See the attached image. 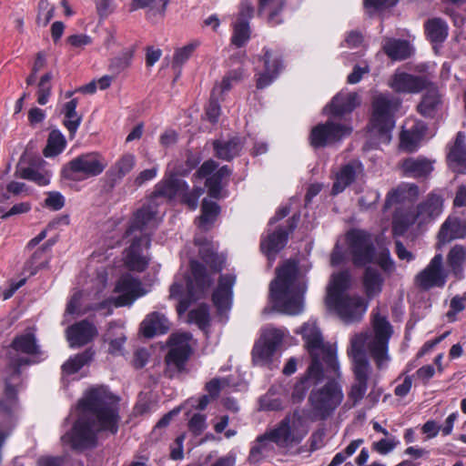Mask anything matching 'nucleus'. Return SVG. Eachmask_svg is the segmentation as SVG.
<instances>
[{
	"label": "nucleus",
	"mask_w": 466,
	"mask_h": 466,
	"mask_svg": "<svg viewBox=\"0 0 466 466\" xmlns=\"http://www.w3.org/2000/svg\"><path fill=\"white\" fill-rule=\"evenodd\" d=\"M78 418L71 431L62 437L72 449L84 451L96 446L101 433L116 434L118 430V399L105 387H94L78 400Z\"/></svg>",
	"instance_id": "nucleus-1"
},
{
	"label": "nucleus",
	"mask_w": 466,
	"mask_h": 466,
	"mask_svg": "<svg viewBox=\"0 0 466 466\" xmlns=\"http://www.w3.org/2000/svg\"><path fill=\"white\" fill-rule=\"evenodd\" d=\"M392 334L390 322L379 314L373 316L372 329L367 332L354 335L350 339L348 355L352 361L354 382L348 392L349 407L356 406L365 396L368 383L372 380V367L366 353L373 359L377 369L387 367L389 340Z\"/></svg>",
	"instance_id": "nucleus-2"
},
{
	"label": "nucleus",
	"mask_w": 466,
	"mask_h": 466,
	"mask_svg": "<svg viewBox=\"0 0 466 466\" xmlns=\"http://www.w3.org/2000/svg\"><path fill=\"white\" fill-rule=\"evenodd\" d=\"M306 289L297 264L294 261L285 262L277 269V277L270 284V298L275 309L289 315L301 313Z\"/></svg>",
	"instance_id": "nucleus-3"
},
{
	"label": "nucleus",
	"mask_w": 466,
	"mask_h": 466,
	"mask_svg": "<svg viewBox=\"0 0 466 466\" xmlns=\"http://www.w3.org/2000/svg\"><path fill=\"white\" fill-rule=\"evenodd\" d=\"M40 353L34 334L26 332L16 336L7 353L10 375L5 380V396L0 400V415H10L16 404L15 382L19 380L20 367L30 363L28 355Z\"/></svg>",
	"instance_id": "nucleus-4"
},
{
	"label": "nucleus",
	"mask_w": 466,
	"mask_h": 466,
	"mask_svg": "<svg viewBox=\"0 0 466 466\" xmlns=\"http://www.w3.org/2000/svg\"><path fill=\"white\" fill-rule=\"evenodd\" d=\"M350 274L342 271L333 274L327 289L326 305L333 309L345 323H352L362 319L368 309V301L360 295H350Z\"/></svg>",
	"instance_id": "nucleus-5"
},
{
	"label": "nucleus",
	"mask_w": 466,
	"mask_h": 466,
	"mask_svg": "<svg viewBox=\"0 0 466 466\" xmlns=\"http://www.w3.org/2000/svg\"><path fill=\"white\" fill-rule=\"evenodd\" d=\"M114 291L119 294L116 298L106 299L99 304H88L86 306H82V302L86 300L87 295L83 291L76 292L67 303L65 318L68 315L81 316L91 310L104 309L112 303L116 307L129 306L137 299L147 293L142 288L140 281L130 274H125L118 279Z\"/></svg>",
	"instance_id": "nucleus-6"
},
{
	"label": "nucleus",
	"mask_w": 466,
	"mask_h": 466,
	"mask_svg": "<svg viewBox=\"0 0 466 466\" xmlns=\"http://www.w3.org/2000/svg\"><path fill=\"white\" fill-rule=\"evenodd\" d=\"M190 268L191 276L187 279H176L169 289V298L178 300L177 311L179 316L187 310L192 301L208 292L213 280L201 263L193 260Z\"/></svg>",
	"instance_id": "nucleus-7"
},
{
	"label": "nucleus",
	"mask_w": 466,
	"mask_h": 466,
	"mask_svg": "<svg viewBox=\"0 0 466 466\" xmlns=\"http://www.w3.org/2000/svg\"><path fill=\"white\" fill-rule=\"evenodd\" d=\"M302 335L304 346L311 358L309 374L315 375L318 367L330 370L333 375H339V361L335 350L324 342L321 331L316 321L309 320L303 324L299 331Z\"/></svg>",
	"instance_id": "nucleus-8"
},
{
	"label": "nucleus",
	"mask_w": 466,
	"mask_h": 466,
	"mask_svg": "<svg viewBox=\"0 0 466 466\" xmlns=\"http://www.w3.org/2000/svg\"><path fill=\"white\" fill-rule=\"evenodd\" d=\"M309 433L306 419L299 410L285 416L273 428L260 435V440L269 439L279 449L289 451L299 445Z\"/></svg>",
	"instance_id": "nucleus-9"
},
{
	"label": "nucleus",
	"mask_w": 466,
	"mask_h": 466,
	"mask_svg": "<svg viewBox=\"0 0 466 466\" xmlns=\"http://www.w3.org/2000/svg\"><path fill=\"white\" fill-rule=\"evenodd\" d=\"M400 106V101L398 98L387 95H379L374 97L370 132L378 137L379 142H390V132L395 125L394 113Z\"/></svg>",
	"instance_id": "nucleus-10"
},
{
	"label": "nucleus",
	"mask_w": 466,
	"mask_h": 466,
	"mask_svg": "<svg viewBox=\"0 0 466 466\" xmlns=\"http://www.w3.org/2000/svg\"><path fill=\"white\" fill-rule=\"evenodd\" d=\"M344 399L342 387L339 383L328 381L319 390H312L309 397L314 420H327Z\"/></svg>",
	"instance_id": "nucleus-11"
},
{
	"label": "nucleus",
	"mask_w": 466,
	"mask_h": 466,
	"mask_svg": "<svg viewBox=\"0 0 466 466\" xmlns=\"http://www.w3.org/2000/svg\"><path fill=\"white\" fill-rule=\"evenodd\" d=\"M443 210V199L441 196L431 193L421 202L415 212L406 214L402 218L398 215L393 219V233L399 234L405 230L410 225L418 221L420 224L434 219Z\"/></svg>",
	"instance_id": "nucleus-12"
},
{
	"label": "nucleus",
	"mask_w": 466,
	"mask_h": 466,
	"mask_svg": "<svg viewBox=\"0 0 466 466\" xmlns=\"http://www.w3.org/2000/svg\"><path fill=\"white\" fill-rule=\"evenodd\" d=\"M107 163L98 153L80 155L70 160L62 169L65 178L79 181L100 175Z\"/></svg>",
	"instance_id": "nucleus-13"
},
{
	"label": "nucleus",
	"mask_w": 466,
	"mask_h": 466,
	"mask_svg": "<svg viewBox=\"0 0 466 466\" xmlns=\"http://www.w3.org/2000/svg\"><path fill=\"white\" fill-rule=\"evenodd\" d=\"M203 193L204 189L198 187L189 191L187 182L176 177H171L159 182L156 186L155 191L157 197H165L169 199L180 197L182 201L192 210L198 208V198Z\"/></svg>",
	"instance_id": "nucleus-14"
},
{
	"label": "nucleus",
	"mask_w": 466,
	"mask_h": 466,
	"mask_svg": "<svg viewBox=\"0 0 466 466\" xmlns=\"http://www.w3.org/2000/svg\"><path fill=\"white\" fill-rule=\"evenodd\" d=\"M349 249L355 266L362 267L373 261L375 248L371 235L360 229H352L347 234Z\"/></svg>",
	"instance_id": "nucleus-15"
},
{
	"label": "nucleus",
	"mask_w": 466,
	"mask_h": 466,
	"mask_svg": "<svg viewBox=\"0 0 466 466\" xmlns=\"http://www.w3.org/2000/svg\"><path fill=\"white\" fill-rule=\"evenodd\" d=\"M351 131L352 128L349 125L329 119L326 123L319 124L312 128L309 136L310 145L313 147H323L340 141Z\"/></svg>",
	"instance_id": "nucleus-16"
},
{
	"label": "nucleus",
	"mask_w": 466,
	"mask_h": 466,
	"mask_svg": "<svg viewBox=\"0 0 466 466\" xmlns=\"http://www.w3.org/2000/svg\"><path fill=\"white\" fill-rule=\"evenodd\" d=\"M448 273L443 268V257L436 254L430 263L415 277V284L424 290L443 288L447 282Z\"/></svg>",
	"instance_id": "nucleus-17"
},
{
	"label": "nucleus",
	"mask_w": 466,
	"mask_h": 466,
	"mask_svg": "<svg viewBox=\"0 0 466 466\" xmlns=\"http://www.w3.org/2000/svg\"><path fill=\"white\" fill-rule=\"evenodd\" d=\"M150 246V239L147 234L135 235L131 245L124 252V263L134 271H144L149 263V258L146 254Z\"/></svg>",
	"instance_id": "nucleus-18"
},
{
	"label": "nucleus",
	"mask_w": 466,
	"mask_h": 466,
	"mask_svg": "<svg viewBox=\"0 0 466 466\" xmlns=\"http://www.w3.org/2000/svg\"><path fill=\"white\" fill-rule=\"evenodd\" d=\"M192 336L188 332H177L172 334L169 338L170 350L166 357L167 367H174L181 370L190 353Z\"/></svg>",
	"instance_id": "nucleus-19"
},
{
	"label": "nucleus",
	"mask_w": 466,
	"mask_h": 466,
	"mask_svg": "<svg viewBox=\"0 0 466 466\" xmlns=\"http://www.w3.org/2000/svg\"><path fill=\"white\" fill-rule=\"evenodd\" d=\"M157 213L156 206L151 204L143 206L135 213L132 223L127 230V235L141 236L147 234L148 236L147 230L155 228L158 222Z\"/></svg>",
	"instance_id": "nucleus-20"
},
{
	"label": "nucleus",
	"mask_w": 466,
	"mask_h": 466,
	"mask_svg": "<svg viewBox=\"0 0 466 466\" xmlns=\"http://www.w3.org/2000/svg\"><path fill=\"white\" fill-rule=\"evenodd\" d=\"M66 338L70 347L79 348L97 336L96 326L88 320H82L66 329Z\"/></svg>",
	"instance_id": "nucleus-21"
},
{
	"label": "nucleus",
	"mask_w": 466,
	"mask_h": 466,
	"mask_svg": "<svg viewBox=\"0 0 466 466\" xmlns=\"http://www.w3.org/2000/svg\"><path fill=\"white\" fill-rule=\"evenodd\" d=\"M360 103L358 94L352 92H339L324 108V112L333 116H341L350 113Z\"/></svg>",
	"instance_id": "nucleus-22"
},
{
	"label": "nucleus",
	"mask_w": 466,
	"mask_h": 466,
	"mask_svg": "<svg viewBox=\"0 0 466 466\" xmlns=\"http://www.w3.org/2000/svg\"><path fill=\"white\" fill-rule=\"evenodd\" d=\"M236 277L232 274L221 275L218 285L214 290L212 299L217 309L222 312L228 310L232 302V288L235 284Z\"/></svg>",
	"instance_id": "nucleus-23"
},
{
	"label": "nucleus",
	"mask_w": 466,
	"mask_h": 466,
	"mask_svg": "<svg viewBox=\"0 0 466 466\" xmlns=\"http://www.w3.org/2000/svg\"><path fill=\"white\" fill-rule=\"evenodd\" d=\"M315 375L309 374V367L307 370V373L302 377L293 387L291 393V400L294 403L302 401L310 388L311 385L317 384L321 381L325 377L334 376L330 370L327 371V369L323 367H318V370L314 372Z\"/></svg>",
	"instance_id": "nucleus-24"
},
{
	"label": "nucleus",
	"mask_w": 466,
	"mask_h": 466,
	"mask_svg": "<svg viewBox=\"0 0 466 466\" xmlns=\"http://www.w3.org/2000/svg\"><path fill=\"white\" fill-rule=\"evenodd\" d=\"M465 135L459 132L447 156L449 167L456 173L466 172V144Z\"/></svg>",
	"instance_id": "nucleus-25"
},
{
	"label": "nucleus",
	"mask_w": 466,
	"mask_h": 466,
	"mask_svg": "<svg viewBox=\"0 0 466 466\" xmlns=\"http://www.w3.org/2000/svg\"><path fill=\"white\" fill-rule=\"evenodd\" d=\"M363 166L359 161H352L343 166L336 175L332 193L337 195L355 181L363 173Z\"/></svg>",
	"instance_id": "nucleus-26"
},
{
	"label": "nucleus",
	"mask_w": 466,
	"mask_h": 466,
	"mask_svg": "<svg viewBox=\"0 0 466 466\" xmlns=\"http://www.w3.org/2000/svg\"><path fill=\"white\" fill-rule=\"evenodd\" d=\"M466 235V227L458 218L449 217L441 225L438 234V248L451 240L462 238Z\"/></svg>",
	"instance_id": "nucleus-27"
},
{
	"label": "nucleus",
	"mask_w": 466,
	"mask_h": 466,
	"mask_svg": "<svg viewBox=\"0 0 466 466\" xmlns=\"http://www.w3.org/2000/svg\"><path fill=\"white\" fill-rule=\"evenodd\" d=\"M265 69L264 72L258 74L257 78V88L263 89L269 86L278 76L281 68V62L273 54L267 50L263 56Z\"/></svg>",
	"instance_id": "nucleus-28"
},
{
	"label": "nucleus",
	"mask_w": 466,
	"mask_h": 466,
	"mask_svg": "<svg viewBox=\"0 0 466 466\" xmlns=\"http://www.w3.org/2000/svg\"><path fill=\"white\" fill-rule=\"evenodd\" d=\"M390 86L397 92L417 93L424 88L425 81L420 76L400 73L393 76Z\"/></svg>",
	"instance_id": "nucleus-29"
},
{
	"label": "nucleus",
	"mask_w": 466,
	"mask_h": 466,
	"mask_svg": "<svg viewBox=\"0 0 466 466\" xmlns=\"http://www.w3.org/2000/svg\"><path fill=\"white\" fill-rule=\"evenodd\" d=\"M401 168L408 177H423L431 173L433 163L422 157H409L402 161Z\"/></svg>",
	"instance_id": "nucleus-30"
},
{
	"label": "nucleus",
	"mask_w": 466,
	"mask_h": 466,
	"mask_svg": "<svg viewBox=\"0 0 466 466\" xmlns=\"http://www.w3.org/2000/svg\"><path fill=\"white\" fill-rule=\"evenodd\" d=\"M136 157L127 153L121 156L109 168L107 176L111 182L117 183L128 175L136 166Z\"/></svg>",
	"instance_id": "nucleus-31"
},
{
	"label": "nucleus",
	"mask_w": 466,
	"mask_h": 466,
	"mask_svg": "<svg viewBox=\"0 0 466 466\" xmlns=\"http://www.w3.org/2000/svg\"><path fill=\"white\" fill-rule=\"evenodd\" d=\"M384 53L395 61L404 60L412 54V47L406 40L386 38L382 43Z\"/></svg>",
	"instance_id": "nucleus-32"
},
{
	"label": "nucleus",
	"mask_w": 466,
	"mask_h": 466,
	"mask_svg": "<svg viewBox=\"0 0 466 466\" xmlns=\"http://www.w3.org/2000/svg\"><path fill=\"white\" fill-rule=\"evenodd\" d=\"M288 240V232L282 228L270 234L266 239L262 240L260 248L267 255L270 263L275 260L276 254L284 248Z\"/></svg>",
	"instance_id": "nucleus-33"
},
{
	"label": "nucleus",
	"mask_w": 466,
	"mask_h": 466,
	"mask_svg": "<svg viewBox=\"0 0 466 466\" xmlns=\"http://www.w3.org/2000/svg\"><path fill=\"white\" fill-rule=\"evenodd\" d=\"M141 329L145 337L152 338L166 333L169 329V322L164 315L154 312L143 320Z\"/></svg>",
	"instance_id": "nucleus-34"
},
{
	"label": "nucleus",
	"mask_w": 466,
	"mask_h": 466,
	"mask_svg": "<svg viewBox=\"0 0 466 466\" xmlns=\"http://www.w3.org/2000/svg\"><path fill=\"white\" fill-rule=\"evenodd\" d=\"M384 279L377 268H367L363 275V287L368 299L377 297L382 290Z\"/></svg>",
	"instance_id": "nucleus-35"
},
{
	"label": "nucleus",
	"mask_w": 466,
	"mask_h": 466,
	"mask_svg": "<svg viewBox=\"0 0 466 466\" xmlns=\"http://www.w3.org/2000/svg\"><path fill=\"white\" fill-rule=\"evenodd\" d=\"M77 104V99L73 98L70 101L66 102L63 106L62 109V113L65 116L64 125L69 131L71 137H75L82 122V116L78 115L76 112Z\"/></svg>",
	"instance_id": "nucleus-36"
},
{
	"label": "nucleus",
	"mask_w": 466,
	"mask_h": 466,
	"mask_svg": "<svg viewBox=\"0 0 466 466\" xmlns=\"http://www.w3.org/2000/svg\"><path fill=\"white\" fill-rule=\"evenodd\" d=\"M423 124H417L410 129L403 130L400 135V147L408 152L415 151L424 135Z\"/></svg>",
	"instance_id": "nucleus-37"
},
{
	"label": "nucleus",
	"mask_w": 466,
	"mask_h": 466,
	"mask_svg": "<svg viewBox=\"0 0 466 466\" xmlns=\"http://www.w3.org/2000/svg\"><path fill=\"white\" fill-rule=\"evenodd\" d=\"M241 147L242 143L238 137H233L227 141L217 140L214 142L217 157L227 161L238 156Z\"/></svg>",
	"instance_id": "nucleus-38"
},
{
	"label": "nucleus",
	"mask_w": 466,
	"mask_h": 466,
	"mask_svg": "<svg viewBox=\"0 0 466 466\" xmlns=\"http://www.w3.org/2000/svg\"><path fill=\"white\" fill-rule=\"evenodd\" d=\"M447 263L452 273L461 279L466 265V248L461 245L452 247L447 255Z\"/></svg>",
	"instance_id": "nucleus-39"
},
{
	"label": "nucleus",
	"mask_w": 466,
	"mask_h": 466,
	"mask_svg": "<svg viewBox=\"0 0 466 466\" xmlns=\"http://www.w3.org/2000/svg\"><path fill=\"white\" fill-rule=\"evenodd\" d=\"M15 175L23 179L30 180L38 186H46L50 182L51 173L41 167H27L15 172Z\"/></svg>",
	"instance_id": "nucleus-40"
},
{
	"label": "nucleus",
	"mask_w": 466,
	"mask_h": 466,
	"mask_svg": "<svg viewBox=\"0 0 466 466\" xmlns=\"http://www.w3.org/2000/svg\"><path fill=\"white\" fill-rule=\"evenodd\" d=\"M441 106V99L436 89H430L418 106L419 112L424 116H432Z\"/></svg>",
	"instance_id": "nucleus-41"
},
{
	"label": "nucleus",
	"mask_w": 466,
	"mask_h": 466,
	"mask_svg": "<svg viewBox=\"0 0 466 466\" xmlns=\"http://www.w3.org/2000/svg\"><path fill=\"white\" fill-rule=\"evenodd\" d=\"M425 30L429 39L433 43H441L448 36V25L441 18L430 19L425 24Z\"/></svg>",
	"instance_id": "nucleus-42"
},
{
	"label": "nucleus",
	"mask_w": 466,
	"mask_h": 466,
	"mask_svg": "<svg viewBox=\"0 0 466 466\" xmlns=\"http://www.w3.org/2000/svg\"><path fill=\"white\" fill-rule=\"evenodd\" d=\"M201 211L202 214L198 218V227L203 229H208L219 214V207L214 201L204 199Z\"/></svg>",
	"instance_id": "nucleus-43"
},
{
	"label": "nucleus",
	"mask_w": 466,
	"mask_h": 466,
	"mask_svg": "<svg viewBox=\"0 0 466 466\" xmlns=\"http://www.w3.org/2000/svg\"><path fill=\"white\" fill-rule=\"evenodd\" d=\"M276 350L259 339L254 345L252 360L256 365H266L271 361Z\"/></svg>",
	"instance_id": "nucleus-44"
},
{
	"label": "nucleus",
	"mask_w": 466,
	"mask_h": 466,
	"mask_svg": "<svg viewBox=\"0 0 466 466\" xmlns=\"http://www.w3.org/2000/svg\"><path fill=\"white\" fill-rule=\"evenodd\" d=\"M66 147V139L57 130H53L48 137L47 145L44 149L46 157H55L60 154Z\"/></svg>",
	"instance_id": "nucleus-45"
},
{
	"label": "nucleus",
	"mask_w": 466,
	"mask_h": 466,
	"mask_svg": "<svg viewBox=\"0 0 466 466\" xmlns=\"http://www.w3.org/2000/svg\"><path fill=\"white\" fill-rule=\"evenodd\" d=\"M93 356L90 350H86L80 354L70 358L62 366L63 373L70 375L77 372L86 363H87Z\"/></svg>",
	"instance_id": "nucleus-46"
},
{
	"label": "nucleus",
	"mask_w": 466,
	"mask_h": 466,
	"mask_svg": "<svg viewBox=\"0 0 466 466\" xmlns=\"http://www.w3.org/2000/svg\"><path fill=\"white\" fill-rule=\"evenodd\" d=\"M284 336L285 331L283 329L268 326L263 329L259 340L270 347H273V349L277 350L278 347L281 344Z\"/></svg>",
	"instance_id": "nucleus-47"
},
{
	"label": "nucleus",
	"mask_w": 466,
	"mask_h": 466,
	"mask_svg": "<svg viewBox=\"0 0 466 466\" xmlns=\"http://www.w3.org/2000/svg\"><path fill=\"white\" fill-rule=\"evenodd\" d=\"M250 37V30L248 21H237L234 25V33L231 42L238 47L245 45Z\"/></svg>",
	"instance_id": "nucleus-48"
},
{
	"label": "nucleus",
	"mask_w": 466,
	"mask_h": 466,
	"mask_svg": "<svg viewBox=\"0 0 466 466\" xmlns=\"http://www.w3.org/2000/svg\"><path fill=\"white\" fill-rule=\"evenodd\" d=\"M52 73H46L44 76H42L39 80L37 88V102L41 106L46 105L49 100L52 89Z\"/></svg>",
	"instance_id": "nucleus-49"
},
{
	"label": "nucleus",
	"mask_w": 466,
	"mask_h": 466,
	"mask_svg": "<svg viewBox=\"0 0 466 466\" xmlns=\"http://www.w3.org/2000/svg\"><path fill=\"white\" fill-rule=\"evenodd\" d=\"M271 441L269 439L260 440V435L257 437L256 443L251 447L248 461L251 463H258L261 461L262 455L265 451L271 450Z\"/></svg>",
	"instance_id": "nucleus-50"
},
{
	"label": "nucleus",
	"mask_w": 466,
	"mask_h": 466,
	"mask_svg": "<svg viewBox=\"0 0 466 466\" xmlns=\"http://www.w3.org/2000/svg\"><path fill=\"white\" fill-rule=\"evenodd\" d=\"M132 58L133 50L130 48L125 49L119 56L112 59L110 69L114 73L119 74L130 66Z\"/></svg>",
	"instance_id": "nucleus-51"
},
{
	"label": "nucleus",
	"mask_w": 466,
	"mask_h": 466,
	"mask_svg": "<svg viewBox=\"0 0 466 466\" xmlns=\"http://www.w3.org/2000/svg\"><path fill=\"white\" fill-rule=\"evenodd\" d=\"M363 443L362 439L352 441L343 451L338 452L328 466H339L349 457L353 455L359 447Z\"/></svg>",
	"instance_id": "nucleus-52"
},
{
	"label": "nucleus",
	"mask_w": 466,
	"mask_h": 466,
	"mask_svg": "<svg viewBox=\"0 0 466 466\" xmlns=\"http://www.w3.org/2000/svg\"><path fill=\"white\" fill-rule=\"evenodd\" d=\"M55 15V6L47 0H40L38 3V15L36 23L38 25L46 26Z\"/></svg>",
	"instance_id": "nucleus-53"
},
{
	"label": "nucleus",
	"mask_w": 466,
	"mask_h": 466,
	"mask_svg": "<svg viewBox=\"0 0 466 466\" xmlns=\"http://www.w3.org/2000/svg\"><path fill=\"white\" fill-rule=\"evenodd\" d=\"M242 70L237 69L228 72L222 79L219 85H216L214 87H218L217 96H220L223 93L231 89L234 83L238 82L242 77Z\"/></svg>",
	"instance_id": "nucleus-54"
},
{
	"label": "nucleus",
	"mask_w": 466,
	"mask_h": 466,
	"mask_svg": "<svg viewBox=\"0 0 466 466\" xmlns=\"http://www.w3.org/2000/svg\"><path fill=\"white\" fill-rule=\"evenodd\" d=\"M199 46V42L195 40L181 48L177 49L173 57V64L181 66L184 64L193 54L195 49Z\"/></svg>",
	"instance_id": "nucleus-55"
},
{
	"label": "nucleus",
	"mask_w": 466,
	"mask_h": 466,
	"mask_svg": "<svg viewBox=\"0 0 466 466\" xmlns=\"http://www.w3.org/2000/svg\"><path fill=\"white\" fill-rule=\"evenodd\" d=\"M227 387H230L228 378H215L206 384L205 389L208 391V395L212 400H215L218 397L220 391Z\"/></svg>",
	"instance_id": "nucleus-56"
},
{
	"label": "nucleus",
	"mask_w": 466,
	"mask_h": 466,
	"mask_svg": "<svg viewBox=\"0 0 466 466\" xmlns=\"http://www.w3.org/2000/svg\"><path fill=\"white\" fill-rule=\"evenodd\" d=\"M465 304V293L461 296H455L451 299L450 309L446 313V317L450 322H454L457 319V314L464 310Z\"/></svg>",
	"instance_id": "nucleus-57"
},
{
	"label": "nucleus",
	"mask_w": 466,
	"mask_h": 466,
	"mask_svg": "<svg viewBox=\"0 0 466 466\" xmlns=\"http://www.w3.org/2000/svg\"><path fill=\"white\" fill-rule=\"evenodd\" d=\"M218 87H213L208 105L206 108V115L210 122H217L220 115V106L218 104V96H217Z\"/></svg>",
	"instance_id": "nucleus-58"
},
{
	"label": "nucleus",
	"mask_w": 466,
	"mask_h": 466,
	"mask_svg": "<svg viewBox=\"0 0 466 466\" xmlns=\"http://www.w3.org/2000/svg\"><path fill=\"white\" fill-rule=\"evenodd\" d=\"M188 321L196 323L199 328H204L208 322V309L206 305H200L188 313Z\"/></svg>",
	"instance_id": "nucleus-59"
},
{
	"label": "nucleus",
	"mask_w": 466,
	"mask_h": 466,
	"mask_svg": "<svg viewBox=\"0 0 466 466\" xmlns=\"http://www.w3.org/2000/svg\"><path fill=\"white\" fill-rule=\"evenodd\" d=\"M399 440L396 437L391 436L373 442L372 450L381 455H386L392 451L399 445Z\"/></svg>",
	"instance_id": "nucleus-60"
},
{
	"label": "nucleus",
	"mask_w": 466,
	"mask_h": 466,
	"mask_svg": "<svg viewBox=\"0 0 466 466\" xmlns=\"http://www.w3.org/2000/svg\"><path fill=\"white\" fill-rule=\"evenodd\" d=\"M407 191H409L410 193L416 194L418 191V188L416 187H410V188L399 187V188L392 190L387 196L384 208L387 209V208H390L392 205L397 204L400 201H403Z\"/></svg>",
	"instance_id": "nucleus-61"
},
{
	"label": "nucleus",
	"mask_w": 466,
	"mask_h": 466,
	"mask_svg": "<svg viewBox=\"0 0 466 466\" xmlns=\"http://www.w3.org/2000/svg\"><path fill=\"white\" fill-rule=\"evenodd\" d=\"M189 430L196 435L200 434L206 428V416L203 414H194L188 422Z\"/></svg>",
	"instance_id": "nucleus-62"
},
{
	"label": "nucleus",
	"mask_w": 466,
	"mask_h": 466,
	"mask_svg": "<svg viewBox=\"0 0 466 466\" xmlns=\"http://www.w3.org/2000/svg\"><path fill=\"white\" fill-rule=\"evenodd\" d=\"M45 205L52 210H60L65 205V198L59 192H50Z\"/></svg>",
	"instance_id": "nucleus-63"
},
{
	"label": "nucleus",
	"mask_w": 466,
	"mask_h": 466,
	"mask_svg": "<svg viewBox=\"0 0 466 466\" xmlns=\"http://www.w3.org/2000/svg\"><path fill=\"white\" fill-rule=\"evenodd\" d=\"M221 180L218 176L212 175L206 180V187L208 188V195L211 198H218L220 194Z\"/></svg>",
	"instance_id": "nucleus-64"
}]
</instances>
